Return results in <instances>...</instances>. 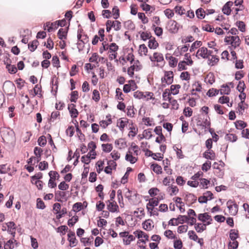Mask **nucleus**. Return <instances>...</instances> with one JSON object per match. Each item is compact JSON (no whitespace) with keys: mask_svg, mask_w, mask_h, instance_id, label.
<instances>
[{"mask_svg":"<svg viewBox=\"0 0 249 249\" xmlns=\"http://www.w3.org/2000/svg\"><path fill=\"white\" fill-rule=\"evenodd\" d=\"M213 53V51L208 50L207 48L202 47L197 50L196 55L198 58L200 57L207 58L209 62H218L219 57Z\"/></svg>","mask_w":249,"mask_h":249,"instance_id":"1","label":"nucleus"},{"mask_svg":"<svg viewBox=\"0 0 249 249\" xmlns=\"http://www.w3.org/2000/svg\"><path fill=\"white\" fill-rule=\"evenodd\" d=\"M224 41L228 44L231 45L234 48L239 46L240 44V39L238 36H226L224 38Z\"/></svg>","mask_w":249,"mask_h":249,"instance_id":"2","label":"nucleus"},{"mask_svg":"<svg viewBox=\"0 0 249 249\" xmlns=\"http://www.w3.org/2000/svg\"><path fill=\"white\" fill-rule=\"evenodd\" d=\"M189 220L188 216L179 215L177 218H171L169 221L168 224L171 226H178L179 224H183L185 222H188Z\"/></svg>","mask_w":249,"mask_h":249,"instance_id":"3","label":"nucleus"},{"mask_svg":"<svg viewBox=\"0 0 249 249\" xmlns=\"http://www.w3.org/2000/svg\"><path fill=\"white\" fill-rule=\"evenodd\" d=\"M161 83L163 86L170 85L173 81V72L172 71H165L164 76L161 78Z\"/></svg>","mask_w":249,"mask_h":249,"instance_id":"4","label":"nucleus"},{"mask_svg":"<svg viewBox=\"0 0 249 249\" xmlns=\"http://www.w3.org/2000/svg\"><path fill=\"white\" fill-rule=\"evenodd\" d=\"M227 205L230 214L232 215H236L238 212V205L232 200H229Z\"/></svg>","mask_w":249,"mask_h":249,"instance_id":"5","label":"nucleus"},{"mask_svg":"<svg viewBox=\"0 0 249 249\" xmlns=\"http://www.w3.org/2000/svg\"><path fill=\"white\" fill-rule=\"evenodd\" d=\"M107 203V209L111 213H119V208L117 203L115 201L108 200Z\"/></svg>","mask_w":249,"mask_h":249,"instance_id":"6","label":"nucleus"},{"mask_svg":"<svg viewBox=\"0 0 249 249\" xmlns=\"http://www.w3.org/2000/svg\"><path fill=\"white\" fill-rule=\"evenodd\" d=\"M198 219L203 222H206V225H209L211 223L212 219L208 213H200L198 215Z\"/></svg>","mask_w":249,"mask_h":249,"instance_id":"7","label":"nucleus"},{"mask_svg":"<svg viewBox=\"0 0 249 249\" xmlns=\"http://www.w3.org/2000/svg\"><path fill=\"white\" fill-rule=\"evenodd\" d=\"M68 240L70 242V246L71 247H75L78 243V240L75 238V232L70 231L68 234Z\"/></svg>","mask_w":249,"mask_h":249,"instance_id":"8","label":"nucleus"},{"mask_svg":"<svg viewBox=\"0 0 249 249\" xmlns=\"http://www.w3.org/2000/svg\"><path fill=\"white\" fill-rule=\"evenodd\" d=\"M233 4V2L231 1L227 2L222 8L223 13L227 16H229L231 11V7L232 6Z\"/></svg>","mask_w":249,"mask_h":249,"instance_id":"9","label":"nucleus"},{"mask_svg":"<svg viewBox=\"0 0 249 249\" xmlns=\"http://www.w3.org/2000/svg\"><path fill=\"white\" fill-rule=\"evenodd\" d=\"M75 107L76 106L74 104H71L68 106V109L71 114V116L72 118H76L79 114V112L76 109Z\"/></svg>","mask_w":249,"mask_h":249,"instance_id":"10","label":"nucleus"},{"mask_svg":"<svg viewBox=\"0 0 249 249\" xmlns=\"http://www.w3.org/2000/svg\"><path fill=\"white\" fill-rule=\"evenodd\" d=\"M51 85H52V90L51 92L52 94L54 95H56L57 89H58V81L57 78L54 76L52 79L51 81Z\"/></svg>","mask_w":249,"mask_h":249,"instance_id":"11","label":"nucleus"},{"mask_svg":"<svg viewBox=\"0 0 249 249\" xmlns=\"http://www.w3.org/2000/svg\"><path fill=\"white\" fill-rule=\"evenodd\" d=\"M6 224L7 227V231L14 237L16 234V225L15 223L14 222H9Z\"/></svg>","mask_w":249,"mask_h":249,"instance_id":"12","label":"nucleus"},{"mask_svg":"<svg viewBox=\"0 0 249 249\" xmlns=\"http://www.w3.org/2000/svg\"><path fill=\"white\" fill-rule=\"evenodd\" d=\"M203 157L207 160H214L215 158V154L211 149H208L203 154Z\"/></svg>","mask_w":249,"mask_h":249,"instance_id":"13","label":"nucleus"},{"mask_svg":"<svg viewBox=\"0 0 249 249\" xmlns=\"http://www.w3.org/2000/svg\"><path fill=\"white\" fill-rule=\"evenodd\" d=\"M152 62H160L164 59L162 53H155L153 54V57H150Z\"/></svg>","mask_w":249,"mask_h":249,"instance_id":"14","label":"nucleus"},{"mask_svg":"<svg viewBox=\"0 0 249 249\" xmlns=\"http://www.w3.org/2000/svg\"><path fill=\"white\" fill-rule=\"evenodd\" d=\"M69 26L66 29L60 28L57 33L58 38L60 40L66 39Z\"/></svg>","mask_w":249,"mask_h":249,"instance_id":"15","label":"nucleus"},{"mask_svg":"<svg viewBox=\"0 0 249 249\" xmlns=\"http://www.w3.org/2000/svg\"><path fill=\"white\" fill-rule=\"evenodd\" d=\"M196 196L193 194L189 193L185 196V200L190 204H193L196 201Z\"/></svg>","mask_w":249,"mask_h":249,"instance_id":"16","label":"nucleus"},{"mask_svg":"<svg viewBox=\"0 0 249 249\" xmlns=\"http://www.w3.org/2000/svg\"><path fill=\"white\" fill-rule=\"evenodd\" d=\"M159 45L155 37H152L148 42V46L150 49H155Z\"/></svg>","mask_w":249,"mask_h":249,"instance_id":"17","label":"nucleus"},{"mask_svg":"<svg viewBox=\"0 0 249 249\" xmlns=\"http://www.w3.org/2000/svg\"><path fill=\"white\" fill-rule=\"evenodd\" d=\"M6 68L11 74H15L18 71L16 66L15 65H12L11 63H7Z\"/></svg>","mask_w":249,"mask_h":249,"instance_id":"18","label":"nucleus"},{"mask_svg":"<svg viewBox=\"0 0 249 249\" xmlns=\"http://www.w3.org/2000/svg\"><path fill=\"white\" fill-rule=\"evenodd\" d=\"M215 81L214 75L213 73H209L205 78V82L206 83L212 85Z\"/></svg>","mask_w":249,"mask_h":249,"instance_id":"19","label":"nucleus"},{"mask_svg":"<svg viewBox=\"0 0 249 249\" xmlns=\"http://www.w3.org/2000/svg\"><path fill=\"white\" fill-rule=\"evenodd\" d=\"M148 152L151 153L150 155H148V156H151L153 159L157 160H161L163 158V155L161 153H153L151 151H148Z\"/></svg>","mask_w":249,"mask_h":249,"instance_id":"20","label":"nucleus"},{"mask_svg":"<svg viewBox=\"0 0 249 249\" xmlns=\"http://www.w3.org/2000/svg\"><path fill=\"white\" fill-rule=\"evenodd\" d=\"M196 17L199 19H203L206 15L205 11L202 8H199L196 11Z\"/></svg>","mask_w":249,"mask_h":249,"instance_id":"21","label":"nucleus"},{"mask_svg":"<svg viewBox=\"0 0 249 249\" xmlns=\"http://www.w3.org/2000/svg\"><path fill=\"white\" fill-rule=\"evenodd\" d=\"M38 44L37 40H34L28 44V48L31 52H34L36 49Z\"/></svg>","mask_w":249,"mask_h":249,"instance_id":"22","label":"nucleus"},{"mask_svg":"<svg viewBox=\"0 0 249 249\" xmlns=\"http://www.w3.org/2000/svg\"><path fill=\"white\" fill-rule=\"evenodd\" d=\"M247 105L245 103L244 101H241L238 105L237 111L239 114H242L244 112Z\"/></svg>","mask_w":249,"mask_h":249,"instance_id":"23","label":"nucleus"},{"mask_svg":"<svg viewBox=\"0 0 249 249\" xmlns=\"http://www.w3.org/2000/svg\"><path fill=\"white\" fill-rule=\"evenodd\" d=\"M154 132L160 137L161 140L165 141V138L162 133V128L160 126H156L154 129Z\"/></svg>","mask_w":249,"mask_h":249,"instance_id":"24","label":"nucleus"},{"mask_svg":"<svg viewBox=\"0 0 249 249\" xmlns=\"http://www.w3.org/2000/svg\"><path fill=\"white\" fill-rule=\"evenodd\" d=\"M206 224L201 223L195 224V228L197 232H201L206 230Z\"/></svg>","mask_w":249,"mask_h":249,"instance_id":"25","label":"nucleus"},{"mask_svg":"<svg viewBox=\"0 0 249 249\" xmlns=\"http://www.w3.org/2000/svg\"><path fill=\"white\" fill-rule=\"evenodd\" d=\"M159 201L158 198L154 197L149 200V202L146 206L150 207H155L158 205Z\"/></svg>","mask_w":249,"mask_h":249,"instance_id":"26","label":"nucleus"},{"mask_svg":"<svg viewBox=\"0 0 249 249\" xmlns=\"http://www.w3.org/2000/svg\"><path fill=\"white\" fill-rule=\"evenodd\" d=\"M140 69L138 66H135L133 65V66H130L128 68L127 70V73L129 76L132 77L134 74V71H138Z\"/></svg>","mask_w":249,"mask_h":249,"instance_id":"27","label":"nucleus"},{"mask_svg":"<svg viewBox=\"0 0 249 249\" xmlns=\"http://www.w3.org/2000/svg\"><path fill=\"white\" fill-rule=\"evenodd\" d=\"M151 167L152 168L153 171L157 174H160L162 173L161 167L157 163H153L151 165Z\"/></svg>","mask_w":249,"mask_h":249,"instance_id":"28","label":"nucleus"},{"mask_svg":"<svg viewBox=\"0 0 249 249\" xmlns=\"http://www.w3.org/2000/svg\"><path fill=\"white\" fill-rule=\"evenodd\" d=\"M153 29L154 31L155 35L158 36H160L162 35L163 30L161 27H156L155 24H153L152 25Z\"/></svg>","mask_w":249,"mask_h":249,"instance_id":"29","label":"nucleus"},{"mask_svg":"<svg viewBox=\"0 0 249 249\" xmlns=\"http://www.w3.org/2000/svg\"><path fill=\"white\" fill-rule=\"evenodd\" d=\"M180 88L179 85H172L170 87L171 93L173 95H176L178 93L179 89Z\"/></svg>","mask_w":249,"mask_h":249,"instance_id":"30","label":"nucleus"},{"mask_svg":"<svg viewBox=\"0 0 249 249\" xmlns=\"http://www.w3.org/2000/svg\"><path fill=\"white\" fill-rule=\"evenodd\" d=\"M238 237V231H235L234 229H232L230 231V238L231 240L234 241Z\"/></svg>","mask_w":249,"mask_h":249,"instance_id":"31","label":"nucleus"},{"mask_svg":"<svg viewBox=\"0 0 249 249\" xmlns=\"http://www.w3.org/2000/svg\"><path fill=\"white\" fill-rule=\"evenodd\" d=\"M10 170V166H7V164L0 165V173L5 174Z\"/></svg>","mask_w":249,"mask_h":249,"instance_id":"32","label":"nucleus"},{"mask_svg":"<svg viewBox=\"0 0 249 249\" xmlns=\"http://www.w3.org/2000/svg\"><path fill=\"white\" fill-rule=\"evenodd\" d=\"M34 94L33 96H35L36 95H38L39 97H41L42 96L41 95V87L40 85H36L34 89Z\"/></svg>","mask_w":249,"mask_h":249,"instance_id":"33","label":"nucleus"},{"mask_svg":"<svg viewBox=\"0 0 249 249\" xmlns=\"http://www.w3.org/2000/svg\"><path fill=\"white\" fill-rule=\"evenodd\" d=\"M221 94H229L231 89L230 87L227 85H223L221 89L219 90Z\"/></svg>","mask_w":249,"mask_h":249,"instance_id":"34","label":"nucleus"},{"mask_svg":"<svg viewBox=\"0 0 249 249\" xmlns=\"http://www.w3.org/2000/svg\"><path fill=\"white\" fill-rule=\"evenodd\" d=\"M125 159L126 160L129 161L131 163H134L137 161V158L133 157L131 154L126 153Z\"/></svg>","mask_w":249,"mask_h":249,"instance_id":"35","label":"nucleus"},{"mask_svg":"<svg viewBox=\"0 0 249 249\" xmlns=\"http://www.w3.org/2000/svg\"><path fill=\"white\" fill-rule=\"evenodd\" d=\"M57 23V26L55 27L56 28H57L59 26H60L61 27H64L66 25V20L65 18H63L61 20H56V21L54 22H52V25H53L54 24H56Z\"/></svg>","mask_w":249,"mask_h":249,"instance_id":"36","label":"nucleus"},{"mask_svg":"<svg viewBox=\"0 0 249 249\" xmlns=\"http://www.w3.org/2000/svg\"><path fill=\"white\" fill-rule=\"evenodd\" d=\"M136 195L137 193L135 192L130 190L128 189H126V191L124 194L125 197L128 200H130L132 196H136Z\"/></svg>","mask_w":249,"mask_h":249,"instance_id":"37","label":"nucleus"},{"mask_svg":"<svg viewBox=\"0 0 249 249\" xmlns=\"http://www.w3.org/2000/svg\"><path fill=\"white\" fill-rule=\"evenodd\" d=\"M236 128L238 129H242L247 126V124L243 121H237L235 123Z\"/></svg>","mask_w":249,"mask_h":249,"instance_id":"38","label":"nucleus"},{"mask_svg":"<svg viewBox=\"0 0 249 249\" xmlns=\"http://www.w3.org/2000/svg\"><path fill=\"white\" fill-rule=\"evenodd\" d=\"M225 139L227 141H229L231 142H234L237 140V138L235 134H227L225 136Z\"/></svg>","mask_w":249,"mask_h":249,"instance_id":"39","label":"nucleus"},{"mask_svg":"<svg viewBox=\"0 0 249 249\" xmlns=\"http://www.w3.org/2000/svg\"><path fill=\"white\" fill-rule=\"evenodd\" d=\"M70 101L71 102L76 103L78 98V92L76 90L73 91L71 93Z\"/></svg>","mask_w":249,"mask_h":249,"instance_id":"40","label":"nucleus"},{"mask_svg":"<svg viewBox=\"0 0 249 249\" xmlns=\"http://www.w3.org/2000/svg\"><path fill=\"white\" fill-rule=\"evenodd\" d=\"M236 25L238 27L239 30L241 32H244L246 31V25L242 21H238L236 23Z\"/></svg>","mask_w":249,"mask_h":249,"instance_id":"41","label":"nucleus"},{"mask_svg":"<svg viewBox=\"0 0 249 249\" xmlns=\"http://www.w3.org/2000/svg\"><path fill=\"white\" fill-rule=\"evenodd\" d=\"M102 147L103 151L106 153L110 152L112 149V145L110 143L102 144Z\"/></svg>","mask_w":249,"mask_h":249,"instance_id":"42","label":"nucleus"},{"mask_svg":"<svg viewBox=\"0 0 249 249\" xmlns=\"http://www.w3.org/2000/svg\"><path fill=\"white\" fill-rule=\"evenodd\" d=\"M164 235L168 239H176V235L173 233V231L170 230H166L164 232Z\"/></svg>","mask_w":249,"mask_h":249,"instance_id":"43","label":"nucleus"},{"mask_svg":"<svg viewBox=\"0 0 249 249\" xmlns=\"http://www.w3.org/2000/svg\"><path fill=\"white\" fill-rule=\"evenodd\" d=\"M146 208L148 212L150 213V215H158L159 213H158L157 209H155L154 207L146 206Z\"/></svg>","mask_w":249,"mask_h":249,"instance_id":"44","label":"nucleus"},{"mask_svg":"<svg viewBox=\"0 0 249 249\" xmlns=\"http://www.w3.org/2000/svg\"><path fill=\"white\" fill-rule=\"evenodd\" d=\"M38 144L39 146L44 147L47 143L46 138L44 136H41L39 137L38 141Z\"/></svg>","mask_w":249,"mask_h":249,"instance_id":"45","label":"nucleus"},{"mask_svg":"<svg viewBox=\"0 0 249 249\" xmlns=\"http://www.w3.org/2000/svg\"><path fill=\"white\" fill-rule=\"evenodd\" d=\"M170 95L171 93L169 92V89H166L162 94L163 100L164 101L168 100L169 101L172 99Z\"/></svg>","mask_w":249,"mask_h":249,"instance_id":"46","label":"nucleus"},{"mask_svg":"<svg viewBox=\"0 0 249 249\" xmlns=\"http://www.w3.org/2000/svg\"><path fill=\"white\" fill-rule=\"evenodd\" d=\"M118 49V46L115 43H111L108 47V52L109 53H116Z\"/></svg>","mask_w":249,"mask_h":249,"instance_id":"47","label":"nucleus"},{"mask_svg":"<svg viewBox=\"0 0 249 249\" xmlns=\"http://www.w3.org/2000/svg\"><path fill=\"white\" fill-rule=\"evenodd\" d=\"M219 90L212 88L210 89L207 93V95L209 97H212L217 95Z\"/></svg>","mask_w":249,"mask_h":249,"instance_id":"48","label":"nucleus"},{"mask_svg":"<svg viewBox=\"0 0 249 249\" xmlns=\"http://www.w3.org/2000/svg\"><path fill=\"white\" fill-rule=\"evenodd\" d=\"M200 184L202 188L207 189L208 188V184L210 183V181L206 178L200 179Z\"/></svg>","mask_w":249,"mask_h":249,"instance_id":"49","label":"nucleus"},{"mask_svg":"<svg viewBox=\"0 0 249 249\" xmlns=\"http://www.w3.org/2000/svg\"><path fill=\"white\" fill-rule=\"evenodd\" d=\"M201 44L202 43L200 41H196L194 42L191 46L190 52H193L195 49H196L198 47H200Z\"/></svg>","mask_w":249,"mask_h":249,"instance_id":"50","label":"nucleus"},{"mask_svg":"<svg viewBox=\"0 0 249 249\" xmlns=\"http://www.w3.org/2000/svg\"><path fill=\"white\" fill-rule=\"evenodd\" d=\"M112 12L114 16V19H117L120 16V10L117 6H114V7L112 9Z\"/></svg>","mask_w":249,"mask_h":249,"instance_id":"51","label":"nucleus"},{"mask_svg":"<svg viewBox=\"0 0 249 249\" xmlns=\"http://www.w3.org/2000/svg\"><path fill=\"white\" fill-rule=\"evenodd\" d=\"M42 55L43 58L45 59L41 61V62H50V61L47 59H49L51 57V54L47 50L43 52Z\"/></svg>","mask_w":249,"mask_h":249,"instance_id":"52","label":"nucleus"},{"mask_svg":"<svg viewBox=\"0 0 249 249\" xmlns=\"http://www.w3.org/2000/svg\"><path fill=\"white\" fill-rule=\"evenodd\" d=\"M115 22L110 20H108L106 23L107 32L109 33L111 28L114 27Z\"/></svg>","mask_w":249,"mask_h":249,"instance_id":"53","label":"nucleus"},{"mask_svg":"<svg viewBox=\"0 0 249 249\" xmlns=\"http://www.w3.org/2000/svg\"><path fill=\"white\" fill-rule=\"evenodd\" d=\"M139 51V53H140L141 55H146V53L148 52V49L144 44H142L140 45Z\"/></svg>","mask_w":249,"mask_h":249,"instance_id":"54","label":"nucleus"},{"mask_svg":"<svg viewBox=\"0 0 249 249\" xmlns=\"http://www.w3.org/2000/svg\"><path fill=\"white\" fill-rule=\"evenodd\" d=\"M116 98L119 100H124L123 94L122 92V90L120 88H117L116 89Z\"/></svg>","mask_w":249,"mask_h":249,"instance_id":"55","label":"nucleus"},{"mask_svg":"<svg viewBox=\"0 0 249 249\" xmlns=\"http://www.w3.org/2000/svg\"><path fill=\"white\" fill-rule=\"evenodd\" d=\"M211 167V162L210 161H206L202 164V170L204 171H208Z\"/></svg>","mask_w":249,"mask_h":249,"instance_id":"56","label":"nucleus"},{"mask_svg":"<svg viewBox=\"0 0 249 249\" xmlns=\"http://www.w3.org/2000/svg\"><path fill=\"white\" fill-rule=\"evenodd\" d=\"M151 130H152L151 129H147L144 130L143 132V137H144L147 139H149L151 138H152V137L153 136L152 134Z\"/></svg>","mask_w":249,"mask_h":249,"instance_id":"57","label":"nucleus"},{"mask_svg":"<svg viewBox=\"0 0 249 249\" xmlns=\"http://www.w3.org/2000/svg\"><path fill=\"white\" fill-rule=\"evenodd\" d=\"M92 99L95 102H98L100 100V93L98 90L94 89L93 91Z\"/></svg>","mask_w":249,"mask_h":249,"instance_id":"58","label":"nucleus"},{"mask_svg":"<svg viewBox=\"0 0 249 249\" xmlns=\"http://www.w3.org/2000/svg\"><path fill=\"white\" fill-rule=\"evenodd\" d=\"M140 36L141 39L143 41H146L148 39L150 40L152 38V36H150V34L147 32H142Z\"/></svg>","mask_w":249,"mask_h":249,"instance_id":"59","label":"nucleus"},{"mask_svg":"<svg viewBox=\"0 0 249 249\" xmlns=\"http://www.w3.org/2000/svg\"><path fill=\"white\" fill-rule=\"evenodd\" d=\"M239 243L237 241L234 240L232 242H230L228 249H237L238 247Z\"/></svg>","mask_w":249,"mask_h":249,"instance_id":"60","label":"nucleus"},{"mask_svg":"<svg viewBox=\"0 0 249 249\" xmlns=\"http://www.w3.org/2000/svg\"><path fill=\"white\" fill-rule=\"evenodd\" d=\"M188 234L189 238L191 240L196 241L198 239L197 235L194 231H189Z\"/></svg>","mask_w":249,"mask_h":249,"instance_id":"61","label":"nucleus"},{"mask_svg":"<svg viewBox=\"0 0 249 249\" xmlns=\"http://www.w3.org/2000/svg\"><path fill=\"white\" fill-rule=\"evenodd\" d=\"M49 176L51 178H53L55 180L56 179H58L60 176L58 173L56 171H51L49 173Z\"/></svg>","mask_w":249,"mask_h":249,"instance_id":"62","label":"nucleus"},{"mask_svg":"<svg viewBox=\"0 0 249 249\" xmlns=\"http://www.w3.org/2000/svg\"><path fill=\"white\" fill-rule=\"evenodd\" d=\"M36 207L38 209H44L45 208V205L44 202L41 198H38L36 200Z\"/></svg>","mask_w":249,"mask_h":249,"instance_id":"63","label":"nucleus"},{"mask_svg":"<svg viewBox=\"0 0 249 249\" xmlns=\"http://www.w3.org/2000/svg\"><path fill=\"white\" fill-rule=\"evenodd\" d=\"M174 247L175 249H181L182 248V242L181 240L178 239L174 241Z\"/></svg>","mask_w":249,"mask_h":249,"instance_id":"64","label":"nucleus"}]
</instances>
